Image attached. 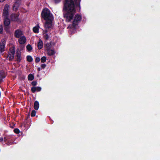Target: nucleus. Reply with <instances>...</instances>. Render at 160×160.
I'll return each mask as SVG.
<instances>
[{"mask_svg":"<svg viewBox=\"0 0 160 160\" xmlns=\"http://www.w3.org/2000/svg\"><path fill=\"white\" fill-rule=\"evenodd\" d=\"M5 0H0V2H3Z\"/></svg>","mask_w":160,"mask_h":160,"instance_id":"72a5a7b5","label":"nucleus"},{"mask_svg":"<svg viewBox=\"0 0 160 160\" xmlns=\"http://www.w3.org/2000/svg\"><path fill=\"white\" fill-rule=\"evenodd\" d=\"M36 113V111L34 110H32V111L31 114V116L32 117L35 116Z\"/></svg>","mask_w":160,"mask_h":160,"instance_id":"b1692460","label":"nucleus"},{"mask_svg":"<svg viewBox=\"0 0 160 160\" xmlns=\"http://www.w3.org/2000/svg\"><path fill=\"white\" fill-rule=\"evenodd\" d=\"M38 71H40V68H38Z\"/></svg>","mask_w":160,"mask_h":160,"instance_id":"f704fd0d","label":"nucleus"},{"mask_svg":"<svg viewBox=\"0 0 160 160\" xmlns=\"http://www.w3.org/2000/svg\"><path fill=\"white\" fill-rule=\"evenodd\" d=\"M27 60L29 62H31L32 61V58L31 56H28L27 57Z\"/></svg>","mask_w":160,"mask_h":160,"instance_id":"6ab92c4d","label":"nucleus"},{"mask_svg":"<svg viewBox=\"0 0 160 160\" xmlns=\"http://www.w3.org/2000/svg\"><path fill=\"white\" fill-rule=\"evenodd\" d=\"M40 60V58L38 57H37L35 59V62H39Z\"/></svg>","mask_w":160,"mask_h":160,"instance_id":"cd10ccee","label":"nucleus"},{"mask_svg":"<svg viewBox=\"0 0 160 160\" xmlns=\"http://www.w3.org/2000/svg\"><path fill=\"white\" fill-rule=\"evenodd\" d=\"M81 17L80 15L77 14L75 16L74 21H73L72 24V27L70 26L68 27V28H71L70 31L71 32L72 30L74 28H77V25L78 23L81 21Z\"/></svg>","mask_w":160,"mask_h":160,"instance_id":"20e7f679","label":"nucleus"},{"mask_svg":"<svg viewBox=\"0 0 160 160\" xmlns=\"http://www.w3.org/2000/svg\"><path fill=\"white\" fill-rule=\"evenodd\" d=\"M3 30V27L2 25H0V33H2Z\"/></svg>","mask_w":160,"mask_h":160,"instance_id":"bb28decb","label":"nucleus"},{"mask_svg":"<svg viewBox=\"0 0 160 160\" xmlns=\"http://www.w3.org/2000/svg\"><path fill=\"white\" fill-rule=\"evenodd\" d=\"M26 37L23 36L20 38L18 39V42L21 44H24L26 42Z\"/></svg>","mask_w":160,"mask_h":160,"instance_id":"0eeeda50","label":"nucleus"},{"mask_svg":"<svg viewBox=\"0 0 160 160\" xmlns=\"http://www.w3.org/2000/svg\"><path fill=\"white\" fill-rule=\"evenodd\" d=\"M3 141V138H0V142H2Z\"/></svg>","mask_w":160,"mask_h":160,"instance_id":"473e14b6","label":"nucleus"},{"mask_svg":"<svg viewBox=\"0 0 160 160\" xmlns=\"http://www.w3.org/2000/svg\"><path fill=\"white\" fill-rule=\"evenodd\" d=\"M39 26L38 25H37L36 26L34 27L33 29V32L35 33H38Z\"/></svg>","mask_w":160,"mask_h":160,"instance_id":"dca6fc26","label":"nucleus"},{"mask_svg":"<svg viewBox=\"0 0 160 160\" xmlns=\"http://www.w3.org/2000/svg\"><path fill=\"white\" fill-rule=\"evenodd\" d=\"M47 58L46 57L43 56L42 57L41 59V61L42 62H44L46 61Z\"/></svg>","mask_w":160,"mask_h":160,"instance_id":"5701e85b","label":"nucleus"},{"mask_svg":"<svg viewBox=\"0 0 160 160\" xmlns=\"http://www.w3.org/2000/svg\"><path fill=\"white\" fill-rule=\"evenodd\" d=\"M14 131L16 133H19L20 132L18 128L15 129L14 130Z\"/></svg>","mask_w":160,"mask_h":160,"instance_id":"a878e982","label":"nucleus"},{"mask_svg":"<svg viewBox=\"0 0 160 160\" xmlns=\"http://www.w3.org/2000/svg\"><path fill=\"white\" fill-rule=\"evenodd\" d=\"M41 66L42 68H44L46 67V65L45 64H43L41 65Z\"/></svg>","mask_w":160,"mask_h":160,"instance_id":"c85d7f7f","label":"nucleus"},{"mask_svg":"<svg viewBox=\"0 0 160 160\" xmlns=\"http://www.w3.org/2000/svg\"><path fill=\"white\" fill-rule=\"evenodd\" d=\"M14 55H12L11 54H9L8 56V58L9 60H12L14 58Z\"/></svg>","mask_w":160,"mask_h":160,"instance_id":"aec40b11","label":"nucleus"},{"mask_svg":"<svg viewBox=\"0 0 160 160\" xmlns=\"http://www.w3.org/2000/svg\"><path fill=\"white\" fill-rule=\"evenodd\" d=\"M5 76L4 72L3 71H0V82H2V79Z\"/></svg>","mask_w":160,"mask_h":160,"instance_id":"ddd939ff","label":"nucleus"},{"mask_svg":"<svg viewBox=\"0 0 160 160\" xmlns=\"http://www.w3.org/2000/svg\"><path fill=\"white\" fill-rule=\"evenodd\" d=\"M41 88L40 87H33L31 88V90L33 92L36 91H40L41 90Z\"/></svg>","mask_w":160,"mask_h":160,"instance_id":"9d476101","label":"nucleus"},{"mask_svg":"<svg viewBox=\"0 0 160 160\" xmlns=\"http://www.w3.org/2000/svg\"><path fill=\"white\" fill-rule=\"evenodd\" d=\"M17 55L18 58V59H20V58H21V54L18 53L17 54Z\"/></svg>","mask_w":160,"mask_h":160,"instance_id":"c756f323","label":"nucleus"},{"mask_svg":"<svg viewBox=\"0 0 160 160\" xmlns=\"http://www.w3.org/2000/svg\"><path fill=\"white\" fill-rule=\"evenodd\" d=\"M63 10L66 12L64 16L66 21L70 22L73 18L76 11L72 0H65Z\"/></svg>","mask_w":160,"mask_h":160,"instance_id":"f257e3e1","label":"nucleus"},{"mask_svg":"<svg viewBox=\"0 0 160 160\" xmlns=\"http://www.w3.org/2000/svg\"><path fill=\"white\" fill-rule=\"evenodd\" d=\"M22 34V32L19 29H17L15 32L14 36L17 38H20Z\"/></svg>","mask_w":160,"mask_h":160,"instance_id":"423d86ee","label":"nucleus"},{"mask_svg":"<svg viewBox=\"0 0 160 160\" xmlns=\"http://www.w3.org/2000/svg\"><path fill=\"white\" fill-rule=\"evenodd\" d=\"M41 16L42 18L46 21L44 25L45 27L46 28H51L53 17L50 11L47 8H44L42 11Z\"/></svg>","mask_w":160,"mask_h":160,"instance_id":"f03ea898","label":"nucleus"},{"mask_svg":"<svg viewBox=\"0 0 160 160\" xmlns=\"http://www.w3.org/2000/svg\"><path fill=\"white\" fill-rule=\"evenodd\" d=\"M37 84V82H32V84L33 85L35 86Z\"/></svg>","mask_w":160,"mask_h":160,"instance_id":"7c9ffc66","label":"nucleus"},{"mask_svg":"<svg viewBox=\"0 0 160 160\" xmlns=\"http://www.w3.org/2000/svg\"><path fill=\"white\" fill-rule=\"evenodd\" d=\"M9 6L8 5H6L5 6L4 9L3 10V16L4 17V23L5 27V30L7 32L8 31L10 24L9 19L8 18V10Z\"/></svg>","mask_w":160,"mask_h":160,"instance_id":"7ed1b4c3","label":"nucleus"},{"mask_svg":"<svg viewBox=\"0 0 160 160\" xmlns=\"http://www.w3.org/2000/svg\"><path fill=\"white\" fill-rule=\"evenodd\" d=\"M43 35L44 37V38L46 39H48L49 38V36L48 34H47L46 33H43Z\"/></svg>","mask_w":160,"mask_h":160,"instance_id":"393cba45","label":"nucleus"},{"mask_svg":"<svg viewBox=\"0 0 160 160\" xmlns=\"http://www.w3.org/2000/svg\"><path fill=\"white\" fill-rule=\"evenodd\" d=\"M54 45V43L52 42L47 44L45 46V48L46 50L51 48Z\"/></svg>","mask_w":160,"mask_h":160,"instance_id":"1a4fd4ad","label":"nucleus"},{"mask_svg":"<svg viewBox=\"0 0 160 160\" xmlns=\"http://www.w3.org/2000/svg\"><path fill=\"white\" fill-rule=\"evenodd\" d=\"M39 105L38 102L37 101H36L34 104V108L36 110H38L39 108Z\"/></svg>","mask_w":160,"mask_h":160,"instance_id":"2eb2a0df","label":"nucleus"},{"mask_svg":"<svg viewBox=\"0 0 160 160\" xmlns=\"http://www.w3.org/2000/svg\"><path fill=\"white\" fill-rule=\"evenodd\" d=\"M6 41L4 39H2L0 43V54L5 51Z\"/></svg>","mask_w":160,"mask_h":160,"instance_id":"39448f33","label":"nucleus"},{"mask_svg":"<svg viewBox=\"0 0 160 160\" xmlns=\"http://www.w3.org/2000/svg\"><path fill=\"white\" fill-rule=\"evenodd\" d=\"M47 50L48 52V54L49 55H52L55 53L54 51L53 50L51 49V48L48 49H47Z\"/></svg>","mask_w":160,"mask_h":160,"instance_id":"f3484780","label":"nucleus"},{"mask_svg":"<svg viewBox=\"0 0 160 160\" xmlns=\"http://www.w3.org/2000/svg\"><path fill=\"white\" fill-rule=\"evenodd\" d=\"M20 0H16L13 6V10H16L18 8L20 4Z\"/></svg>","mask_w":160,"mask_h":160,"instance_id":"6e6552de","label":"nucleus"},{"mask_svg":"<svg viewBox=\"0 0 160 160\" xmlns=\"http://www.w3.org/2000/svg\"><path fill=\"white\" fill-rule=\"evenodd\" d=\"M27 49L28 51L30 52L32 49V48L31 45H30L29 44H28L27 45Z\"/></svg>","mask_w":160,"mask_h":160,"instance_id":"4be33fe9","label":"nucleus"},{"mask_svg":"<svg viewBox=\"0 0 160 160\" xmlns=\"http://www.w3.org/2000/svg\"><path fill=\"white\" fill-rule=\"evenodd\" d=\"M4 141L6 142V143L8 145H11L12 143V142L10 141H7V138L6 137L4 138Z\"/></svg>","mask_w":160,"mask_h":160,"instance_id":"a211bd4d","label":"nucleus"},{"mask_svg":"<svg viewBox=\"0 0 160 160\" xmlns=\"http://www.w3.org/2000/svg\"><path fill=\"white\" fill-rule=\"evenodd\" d=\"M28 79L29 80H32L34 79V76L32 74H30L28 76Z\"/></svg>","mask_w":160,"mask_h":160,"instance_id":"412c9836","label":"nucleus"},{"mask_svg":"<svg viewBox=\"0 0 160 160\" xmlns=\"http://www.w3.org/2000/svg\"><path fill=\"white\" fill-rule=\"evenodd\" d=\"M15 52V48L14 47H12L9 49V54L14 55Z\"/></svg>","mask_w":160,"mask_h":160,"instance_id":"f8f14e48","label":"nucleus"},{"mask_svg":"<svg viewBox=\"0 0 160 160\" xmlns=\"http://www.w3.org/2000/svg\"><path fill=\"white\" fill-rule=\"evenodd\" d=\"M18 15L17 14H12L11 16V19L13 21H17Z\"/></svg>","mask_w":160,"mask_h":160,"instance_id":"4468645a","label":"nucleus"},{"mask_svg":"<svg viewBox=\"0 0 160 160\" xmlns=\"http://www.w3.org/2000/svg\"><path fill=\"white\" fill-rule=\"evenodd\" d=\"M43 43L42 41L39 39L38 42V47L39 49H41L43 47Z\"/></svg>","mask_w":160,"mask_h":160,"instance_id":"9b49d317","label":"nucleus"},{"mask_svg":"<svg viewBox=\"0 0 160 160\" xmlns=\"http://www.w3.org/2000/svg\"><path fill=\"white\" fill-rule=\"evenodd\" d=\"M55 0V2H56V3H58V2H59L61 1V0Z\"/></svg>","mask_w":160,"mask_h":160,"instance_id":"2f4dec72","label":"nucleus"}]
</instances>
